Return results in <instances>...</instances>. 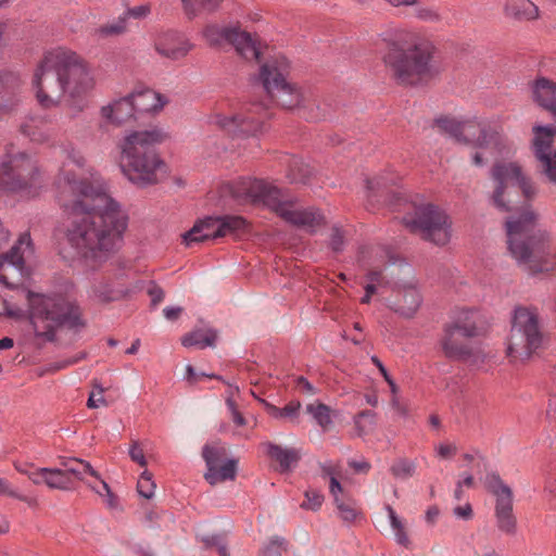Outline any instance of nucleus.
<instances>
[{
  "label": "nucleus",
  "instance_id": "nucleus-1",
  "mask_svg": "<svg viewBox=\"0 0 556 556\" xmlns=\"http://www.w3.org/2000/svg\"><path fill=\"white\" fill-rule=\"evenodd\" d=\"M64 213V239L85 258L106 257L122 244L128 229L127 212L102 185L87 181L70 185Z\"/></svg>",
  "mask_w": 556,
  "mask_h": 556
},
{
  "label": "nucleus",
  "instance_id": "nucleus-2",
  "mask_svg": "<svg viewBox=\"0 0 556 556\" xmlns=\"http://www.w3.org/2000/svg\"><path fill=\"white\" fill-rule=\"evenodd\" d=\"M494 184L493 202L505 212L519 211L506 222L507 244L517 264L531 273L548 271L556 268V247L546 232L530 235L536 222L531 205H517V193L521 189L527 199L535 194L531 181L522 174L517 163L495 165L492 172Z\"/></svg>",
  "mask_w": 556,
  "mask_h": 556
},
{
  "label": "nucleus",
  "instance_id": "nucleus-3",
  "mask_svg": "<svg viewBox=\"0 0 556 556\" xmlns=\"http://www.w3.org/2000/svg\"><path fill=\"white\" fill-rule=\"evenodd\" d=\"M94 87L90 66L75 51L56 47L43 53L37 73V102L42 108L59 105L64 96L73 102L83 100Z\"/></svg>",
  "mask_w": 556,
  "mask_h": 556
},
{
  "label": "nucleus",
  "instance_id": "nucleus-4",
  "mask_svg": "<svg viewBox=\"0 0 556 556\" xmlns=\"http://www.w3.org/2000/svg\"><path fill=\"white\" fill-rule=\"evenodd\" d=\"M160 128L134 130L119 142V166L126 178L146 187L159 184L167 175V165L154 146L165 139Z\"/></svg>",
  "mask_w": 556,
  "mask_h": 556
},
{
  "label": "nucleus",
  "instance_id": "nucleus-5",
  "mask_svg": "<svg viewBox=\"0 0 556 556\" xmlns=\"http://www.w3.org/2000/svg\"><path fill=\"white\" fill-rule=\"evenodd\" d=\"M434 50L426 37L413 31H399L388 43L384 65L399 85L414 86L428 77Z\"/></svg>",
  "mask_w": 556,
  "mask_h": 556
},
{
  "label": "nucleus",
  "instance_id": "nucleus-6",
  "mask_svg": "<svg viewBox=\"0 0 556 556\" xmlns=\"http://www.w3.org/2000/svg\"><path fill=\"white\" fill-rule=\"evenodd\" d=\"M87 326L79 304L61 294H37V348L70 343Z\"/></svg>",
  "mask_w": 556,
  "mask_h": 556
},
{
  "label": "nucleus",
  "instance_id": "nucleus-7",
  "mask_svg": "<svg viewBox=\"0 0 556 556\" xmlns=\"http://www.w3.org/2000/svg\"><path fill=\"white\" fill-rule=\"evenodd\" d=\"M463 143L477 149L472 161L481 166L503 153L507 147L504 119L501 116L472 117L464 121Z\"/></svg>",
  "mask_w": 556,
  "mask_h": 556
},
{
  "label": "nucleus",
  "instance_id": "nucleus-8",
  "mask_svg": "<svg viewBox=\"0 0 556 556\" xmlns=\"http://www.w3.org/2000/svg\"><path fill=\"white\" fill-rule=\"evenodd\" d=\"M35 254L31 230L18 233L11 249L0 254V285L22 288L28 295L35 292V270L30 260Z\"/></svg>",
  "mask_w": 556,
  "mask_h": 556
},
{
  "label": "nucleus",
  "instance_id": "nucleus-9",
  "mask_svg": "<svg viewBox=\"0 0 556 556\" xmlns=\"http://www.w3.org/2000/svg\"><path fill=\"white\" fill-rule=\"evenodd\" d=\"M260 77L267 94L288 110H303L311 118H319L317 100L313 93L288 81L274 65L262 66Z\"/></svg>",
  "mask_w": 556,
  "mask_h": 556
},
{
  "label": "nucleus",
  "instance_id": "nucleus-10",
  "mask_svg": "<svg viewBox=\"0 0 556 556\" xmlns=\"http://www.w3.org/2000/svg\"><path fill=\"white\" fill-rule=\"evenodd\" d=\"M542 344L538 316L526 307L515 309L506 355L511 363L529 359Z\"/></svg>",
  "mask_w": 556,
  "mask_h": 556
},
{
  "label": "nucleus",
  "instance_id": "nucleus-11",
  "mask_svg": "<svg viewBox=\"0 0 556 556\" xmlns=\"http://www.w3.org/2000/svg\"><path fill=\"white\" fill-rule=\"evenodd\" d=\"M405 226L425 241L443 247L453 235L452 220L446 212L433 204L417 207L404 218Z\"/></svg>",
  "mask_w": 556,
  "mask_h": 556
},
{
  "label": "nucleus",
  "instance_id": "nucleus-12",
  "mask_svg": "<svg viewBox=\"0 0 556 556\" xmlns=\"http://www.w3.org/2000/svg\"><path fill=\"white\" fill-rule=\"evenodd\" d=\"M224 190L240 203H263L270 210L280 195L275 186L254 177L235 179L226 184Z\"/></svg>",
  "mask_w": 556,
  "mask_h": 556
},
{
  "label": "nucleus",
  "instance_id": "nucleus-13",
  "mask_svg": "<svg viewBox=\"0 0 556 556\" xmlns=\"http://www.w3.org/2000/svg\"><path fill=\"white\" fill-rule=\"evenodd\" d=\"M245 220L240 216H226L206 218L195 224L189 231L184 233V241L187 245L200 243L224 237L231 231L244 228Z\"/></svg>",
  "mask_w": 556,
  "mask_h": 556
},
{
  "label": "nucleus",
  "instance_id": "nucleus-14",
  "mask_svg": "<svg viewBox=\"0 0 556 556\" xmlns=\"http://www.w3.org/2000/svg\"><path fill=\"white\" fill-rule=\"evenodd\" d=\"M271 211L285 222L309 231H315L326 223L324 215L318 208L302 206L293 200H281L279 195Z\"/></svg>",
  "mask_w": 556,
  "mask_h": 556
},
{
  "label": "nucleus",
  "instance_id": "nucleus-15",
  "mask_svg": "<svg viewBox=\"0 0 556 556\" xmlns=\"http://www.w3.org/2000/svg\"><path fill=\"white\" fill-rule=\"evenodd\" d=\"M35 163L26 153H17L0 163V185L10 189L21 188L33 179Z\"/></svg>",
  "mask_w": 556,
  "mask_h": 556
},
{
  "label": "nucleus",
  "instance_id": "nucleus-16",
  "mask_svg": "<svg viewBox=\"0 0 556 556\" xmlns=\"http://www.w3.org/2000/svg\"><path fill=\"white\" fill-rule=\"evenodd\" d=\"M446 326L463 336L465 340L480 338L489 328L485 316L472 307H456Z\"/></svg>",
  "mask_w": 556,
  "mask_h": 556
},
{
  "label": "nucleus",
  "instance_id": "nucleus-17",
  "mask_svg": "<svg viewBox=\"0 0 556 556\" xmlns=\"http://www.w3.org/2000/svg\"><path fill=\"white\" fill-rule=\"evenodd\" d=\"M14 292L10 299L0 298V317L15 323H34L35 292L28 295L22 288H9Z\"/></svg>",
  "mask_w": 556,
  "mask_h": 556
},
{
  "label": "nucleus",
  "instance_id": "nucleus-18",
  "mask_svg": "<svg viewBox=\"0 0 556 556\" xmlns=\"http://www.w3.org/2000/svg\"><path fill=\"white\" fill-rule=\"evenodd\" d=\"M225 454L224 450L206 446L203 450V457L207 465L205 479L212 484H217L226 480H232L236 477V462L227 460L219 465L220 457Z\"/></svg>",
  "mask_w": 556,
  "mask_h": 556
},
{
  "label": "nucleus",
  "instance_id": "nucleus-19",
  "mask_svg": "<svg viewBox=\"0 0 556 556\" xmlns=\"http://www.w3.org/2000/svg\"><path fill=\"white\" fill-rule=\"evenodd\" d=\"M463 336L445 325L440 339V349L445 357L454 361L467 359L473 355V349Z\"/></svg>",
  "mask_w": 556,
  "mask_h": 556
},
{
  "label": "nucleus",
  "instance_id": "nucleus-20",
  "mask_svg": "<svg viewBox=\"0 0 556 556\" xmlns=\"http://www.w3.org/2000/svg\"><path fill=\"white\" fill-rule=\"evenodd\" d=\"M420 304V293L413 286L397 288L394 296L389 301L390 307L404 317L414 316Z\"/></svg>",
  "mask_w": 556,
  "mask_h": 556
},
{
  "label": "nucleus",
  "instance_id": "nucleus-21",
  "mask_svg": "<svg viewBox=\"0 0 556 556\" xmlns=\"http://www.w3.org/2000/svg\"><path fill=\"white\" fill-rule=\"evenodd\" d=\"M222 35L231 42L238 53L247 60H260L261 52L251 34L233 28L223 30Z\"/></svg>",
  "mask_w": 556,
  "mask_h": 556
},
{
  "label": "nucleus",
  "instance_id": "nucleus-22",
  "mask_svg": "<svg viewBox=\"0 0 556 556\" xmlns=\"http://www.w3.org/2000/svg\"><path fill=\"white\" fill-rule=\"evenodd\" d=\"M101 112L105 118L115 124L126 123L138 114L131 94L103 106Z\"/></svg>",
  "mask_w": 556,
  "mask_h": 556
},
{
  "label": "nucleus",
  "instance_id": "nucleus-23",
  "mask_svg": "<svg viewBox=\"0 0 556 556\" xmlns=\"http://www.w3.org/2000/svg\"><path fill=\"white\" fill-rule=\"evenodd\" d=\"M155 47L161 55L173 60L184 58L191 49L185 38L175 34L162 35Z\"/></svg>",
  "mask_w": 556,
  "mask_h": 556
},
{
  "label": "nucleus",
  "instance_id": "nucleus-24",
  "mask_svg": "<svg viewBox=\"0 0 556 556\" xmlns=\"http://www.w3.org/2000/svg\"><path fill=\"white\" fill-rule=\"evenodd\" d=\"M532 148L535 157L539 160L549 154L556 136V126L538 124L532 127Z\"/></svg>",
  "mask_w": 556,
  "mask_h": 556
},
{
  "label": "nucleus",
  "instance_id": "nucleus-25",
  "mask_svg": "<svg viewBox=\"0 0 556 556\" xmlns=\"http://www.w3.org/2000/svg\"><path fill=\"white\" fill-rule=\"evenodd\" d=\"M505 14L515 21L531 22L540 17V10L530 0H511L505 7Z\"/></svg>",
  "mask_w": 556,
  "mask_h": 556
},
{
  "label": "nucleus",
  "instance_id": "nucleus-26",
  "mask_svg": "<svg viewBox=\"0 0 556 556\" xmlns=\"http://www.w3.org/2000/svg\"><path fill=\"white\" fill-rule=\"evenodd\" d=\"M488 488L495 496V511L513 510L511 489L497 475L489 477Z\"/></svg>",
  "mask_w": 556,
  "mask_h": 556
},
{
  "label": "nucleus",
  "instance_id": "nucleus-27",
  "mask_svg": "<svg viewBox=\"0 0 556 556\" xmlns=\"http://www.w3.org/2000/svg\"><path fill=\"white\" fill-rule=\"evenodd\" d=\"M138 114L161 110L165 103L162 96L151 89L130 93Z\"/></svg>",
  "mask_w": 556,
  "mask_h": 556
},
{
  "label": "nucleus",
  "instance_id": "nucleus-28",
  "mask_svg": "<svg viewBox=\"0 0 556 556\" xmlns=\"http://www.w3.org/2000/svg\"><path fill=\"white\" fill-rule=\"evenodd\" d=\"M37 482L46 484L53 490L67 491L73 488V479L62 469L41 468L38 472Z\"/></svg>",
  "mask_w": 556,
  "mask_h": 556
},
{
  "label": "nucleus",
  "instance_id": "nucleus-29",
  "mask_svg": "<svg viewBox=\"0 0 556 556\" xmlns=\"http://www.w3.org/2000/svg\"><path fill=\"white\" fill-rule=\"evenodd\" d=\"M533 92L535 101L556 116V83L539 79Z\"/></svg>",
  "mask_w": 556,
  "mask_h": 556
},
{
  "label": "nucleus",
  "instance_id": "nucleus-30",
  "mask_svg": "<svg viewBox=\"0 0 556 556\" xmlns=\"http://www.w3.org/2000/svg\"><path fill=\"white\" fill-rule=\"evenodd\" d=\"M258 402L264 406L267 414L276 420L288 419L295 421L298 420L302 408L300 401H290L281 408L273 405L264 399H258Z\"/></svg>",
  "mask_w": 556,
  "mask_h": 556
},
{
  "label": "nucleus",
  "instance_id": "nucleus-31",
  "mask_svg": "<svg viewBox=\"0 0 556 556\" xmlns=\"http://www.w3.org/2000/svg\"><path fill=\"white\" fill-rule=\"evenodd\" d=\"M217 336V331L211 328L195 329L181 338V344L185 348H213Z\"/></svg>",
  "mask_w": 556,
  "mask_h": 556
},
{
  "label": "nucleus",
  "instance_id": "nucleus-32",
  "mask_svg": "<svg viewBox=\"0 0 556 556\" xmlns=\"http://www.w3.org/2000/svg\"><path fill=\"white\" fill-rule=\"evenodd\" d=\"M64 468L62 469L64 472H67L74 480H84V475L89 473L94 478H99L98 472L92 468V466L83 459L79 458H70L63 463Z\"/></svg>",
  "mask_w": 556,
  "mask_h": 556
},
{
  "label": "nucleus",
  "instance_id": "nucleus-33",
  "mask_svg": "<svg viewBox=\"0 0 556 556\" xmlns=\"http://www.w3.org/2000/svg\"><path fill=\"white\" fill-rule=\"evenodd\" d=\"M313 174V168L302 159H290L288 176L291 179V181L306 184L311 179Z\"/></svg>",
  "mask_w": 556,
  "mask_h": 556
},
{
  "label": "nucleus",
  "instance_id": "nucleus-34",
  "mask_svg": "<svg viewBox=\"0 0 556 556\" xmlns=\"http://www.w3.org/2000/svg\"><path fill=\"white\" fill-rule=\"evenodd\" d=\"M432 126L437 128L439 132L448 135L463 143L462 127L464 126V122H457L454 118L441 116L433 121Z\"/></svg>",
  "mask_w": 556,
  "mask_h": 556
},
{
  "label": "nucleus",
  "instance_id": "nucleus-35",
  "mask_svg": "<svg viewBox=\"0 0 556 556\" xmlns=\"http://www.w3.org/2000/svg\"><path fill=\"white\" fill-rule=\"evenodd\" d=\"M306 413L309 414L316 422L324 429L332 427L331 409L320 402H314L306 406Z\"/></svg>",
  "mask_w": 556,
  "mask_h": 556
},
{
  "label": "nucleus",
  "instance_id": "nucleus-36",
  "mask_svg": "<svg viewBox=\"0 0 556 556\" xmlns=\"http://www.w3.org/2000/svg\"><path fill=\"white\" fill-rule=\"evenodd\" d=\"M268 454L271 458L277 460L283 470H288L293 464L298 462V455L292 450H285L278 445H268Z\"/></svg>",
  "mask_w": 556,
  "mask_h": 556
},
{
  "label": "nucleus",
  "instance_id": "nucleus-37",
  "mask_svg": "<svg viewBox=\"0 0 556 556\" xmlns=\"http://www.w3.org/2000/svg\"><path fill=\"white\" fill-rule=\"evenodd\" d=\"M222 0H182L184 9L189 16H195L202 12H213Z\"/></svg>",
  "mask_w": 556,
  "mask_h": 556
},
{
  "label": "nucleus",
  "instance_id": "nucleus-38",
  "mask_svg": "<svg viewBox=\"0 0 556 556\" xmlns=\"http://www.w3.org/2000/svg\"><path fill=\"white\" fill-rule=\"evenodd\" d=\"M387 511L389 515L390 523L392 533L394 535L395 541L404 546H407L409 544V538L405 530V526L401 518L396 515L394 509L391 506H387Z\"/></svg>",
  "mask_w": 556,
  "mask_h": 556
},
{
  "label": "nucleus",
  "instance_id": "nucleus-39",
  "mask_svg": "<svg viewBox=\"0 0 556 556\" xmlns=\"http://www.w3.org/2000/svg\"><path fill=\"white\" fill-rule=\"evenodd\" d=\"M222 126L228 131V132H242L245 135H252L255 134L258 130V125L247 122L244 119L238 121L235 117L225 118L222 123Z\"/></svg>",
  "mask_w": 556,
  "mask_h": 556
},
{
  "label": "nucleus",
  "instance_id": "nucleus-40",
  "mask_svg": "<svg viewBox=\"0 0 556 556\" xmlns=\"http://www.w3.org/2000/svg\"><path fill=\"white\" fill-rule=\"evenodd\" d=\"M342 493L333 495L336 505L340 511V516L344 521L352 522L358 517V513L354 507V501L352 498L340 497Z\"/></svg>",
  "mask_w": 556,
  "mask_h": 556
},
{
  "label": "nucleus",
  "instance_id": "nucleus-41",
  "mask_svg": "<svg viewBox=\"0 0 556 556\" xmlns=\"http://www.w3.org/2000/svg\"><path fill=\"white\" fill-rule=\"evenodd\" d=\"M496 526L500 531L513 535L516 533L517 520L513 510L495 511Z\"/></svg>",
  "mask_w": 556,
  "mask_h": 556
},
{
  "label": "nucleus",
  "instance_id": "nucleus-42",
  "mask_svg": "<svg viewBox=\"0 0 556 556\" xmlns=\"http://www.w3.org/2000/svg\"><path fill=\"white\" fill-rule=\"evenodd\" d=\"M156 485L152 479V475L144 470L137 483V491L140 496L150 500L154 496Z\"/></svg>",
  "mask_w": 556,
  "mask_h": 556
},
{
  "label": "nucleus",
  "instance_id": "nucleus-43",
  "mask_svg": "<svg viewBox=\"0 0 556 556\" xmlns=\"http://www.w3.org/2000/svg\"><path fill=\"white\" fill-rule=\"evenodd\" d=\"M547 179L556 185V152L539 159Z\"/></svg>",
  "mask_w": 556,
  "mask_h": 556
},
{
  "label": "nucleus",
  "instance_id": "nucleus-44",
  "mask_svg": "<svg viewBox=\"0 0 556 556\" xmlns=\"http://www.w3.org/2000/svg\"><path fill=\"white\" fill-rule=\"evenodd\" d=\"M391 471L396 478H407L414 473L415 464L407 459H400L391 467Z\"/></svg>",
  "mask_w": 556,
  "mask_h": 556
},
{
  "label": "nucleus",
  "instance_id": "nucleus-45",
  "mask_svg": "<svg viewBox=\"0 0 556 556\" xmlns=\"http://www.w3.org/2000/svg\"><path fill=\"white\" fill-rule=\"evenodd\" d=\"M321 468H323L324 475L330 478V488H329L330 493L332 495H336L337 493H342V491H343L342 486L337 479V475H338L337 466L327 464V465H324Z\"/></svg>",
  "mask_w": 556,
  "mask_h": 556
},
{
  "label": "nucleus",
  "instance_id": "nucleus-46",
  "mask_svg": "<svg viewBox=\"0 0 556 556\" xmlns=\"http://www.w3.org/2000/svg\"><path fill=\"white\" fill-rule=\"evenodd\" d=\"M126 29L125 23L123 20L109 23L97 28L96 33L101 37H108L113 35H118L124 33Z\"/></svg>",
  "mask_w": 556,
  "mask_h": 556
},
{
  "label": "nucleus",
  "instance_id": "nucleus-47",
  "mask_svg": "<svg viewBox=\"0 0 556 556\" xmlns=\"http://www.w3.org/2000/svg\"><path fill=\"white\" fill-rule=\"evenodd\" d=\"M93 388L94 389L90 393L89 399H88V403H87L88 407L89 408H98L101 406H106V401L103 396L104 389L102 388V386L99 384L98 382H94Z\"/></svg>",
  "mask_w": 556,
  "mask_h": 556
},
{
  "label": "nucleus",
  "instance_id": "nucleus-48",
  "mask_svg": "<svg viewBox=\"0 0 556 556\" xmlns=\"http://www.w3.org/2000/svg\"><path fill=\"white\" fill-rule=\"evenodd\" d=\"M305 497L306 501L302 504V507L311 510L319 509L324 502V496L315 490H307L305 492Z\"/></svg>",
  "mask_w": 556,
  "mask_h": 556
},
{
  "label": "nucleus",
  "instance_id": "nucleus-49",
  "mask_svg": "<svg viewBox=\"0 0 556 556\" xmlns=\"http://www.w3.org/2000/svg\"><path fill=\"white\" fill-rule=\"evenodd\" d=\"M435 453L441 459H450L454 455H456L458 448L455 443L452 442H441L435 447Z\"/></svg>",
  "mask_w": 556,
  "mask_h": 556
},
{
  "label": "nucleus",
  "instance_id": "nucleus-50",
  "mask_svg": "<svg viewBox=\"0 0 556 556\" xmlns=\"http://www.w3.org/2000/svg\"><path fill=\"white\" fill-rule=\"evenodd\" d=\"M226 403L231 412L233 421L240 427L245 426L247 421H245L244 417L242 416V414L238 410V408L235 404V401L231 399V395L227 396Z\"/></svg>",
  "mask_w": 556,
  "mask_h": 556
},
{
  "label": "nucleus",
  "instance_id": "nucleus-51",
  "mask_svg": "<svg viewBox=\"0 0 556 556\" xmlns=\"http://www.w3.org/2000/svg\"><path fill=\"white\" fill-rule=\"evenodd\" d=\"M453 514L456 518L469 520L473 516V510H472L471 505L469 503H466L462 506H456L453 509Z\"/></svg>",
  "mask_w": 556,
  "mask_h": 556
},
{
  "label": "nucleus",
  "instance_id": "nucleus-52",
  "mask_svg": "<svg viewBox=\"0 0 556 556\" xmlns=\"http://www.w3.org/2000/svg\"><path fill=\"white\" fill-rule=\"evenodd\" d=\"M130 457L134 462L138 463L141 467L147 466V460L142 448L138 443H134L129 450Z\"/></svg>",
  "mask_w": 556,
  "mask_h": 556
},
{
  "label": "nucleus",
  "instance_id": "nucleus-53",
  "mask_svg": "<svg viewBox=\"0 0 556 556\" xmlns=\"http://www.w3.org/2000/svg\"><path fill=\"white\" fill-rule=\"evenodd\" d=\"M343 236L339 230H333L330 238V247L334 252H339L343 248Z\"/></svg>",
  "mask_w": 556,
  "mask_h": 556
},
{
  "label": "nucleus",
  "instance_id": "nucleus-54",
  "mask_svg": "<svg viewBox=\"0 0 556 556\" xmlns=\"http://www.w3.org/2000/svg\"><path fill=\"white\" fill-rule=\"evenodd\" d=\"M390 404L397 415L403 417H406L408 415L407 406L401 403L399 396H392Z\"/></svg>",
  "mask_w": 556,
  "mask_h": 556
},
{
  "label": "nucleus",
  "instance_id": "nucleus-55",
  "mask_svg": "<svg viewBox=\"0 0 556 556\" xmlns=\"http://www.w3.org/2000/svg\"><path fill=\"white\" fill-rule=\"evenodd\" d=\"M380 275L379 270H370L367 275L368 283L365 287L366 293L372 295L377 291L375 281Z\"/></svg>",
  "mask_w": 556,
  "mask_h": 556
},
{
  "label": "nucleus",
  "instance_id": "nucleus-56",
  "mask_svg": "<svg viewBox=\"0 0 556 556\" xmlns=\"http://www.w3.org/2000/svg\"><path fill=\"white\" fill-rule=\"evenodd\" d=\"M182 313L181 306H168L164 309V316L167 320H177Z\"/></svg>",
  "mask_w": 556,
  "mask_h": 556
},
{
  "label": "nucleus",
  "instance_id": "nucleus-57",
  "mask_svg": "<svg viewBox=\"0 0 556 556\" xmlns=\"http://www.w3.org/2000/svg\"><path fill=\"white\" fill-rule=\"evenodd\" d=\"M365 417H366V414L362 413L354 420V425H355V429H356V434L357 435H364L367 432V430H368V427L365 424Z\"/></svg>",
  "mask_w": 556,
  "mask_h": 556
},
{
  "label": "nucleus",
  "instance_id": "nucleus-58",
  "mask_svg": "<svg viewBox=\"0 0 556 556\" xmlns=\"http://www.w3.org/2000/svg\"><path fill=\"white\" fill-rule=\"evenodd\" d=\"M350 466L358 473H365L370 469V464L366 460H352Z\"/></svg>",
  "mask_w": 556,
  "mask_h": 556
},
{
  "label": "nucleus",
  "instance_id": "nucleus-59",
  "mask_svg": "<svg viewBox=\"0 0 556 556\" xmlns=\"http://www.w3.org/2000/svg\"><path fill=\"white\" fill-rule=\"evenodd\" d=\"M298 387L307 394H315V388L304 377H299L296 380Z\"/></svg>",
  "mask_w": 556,
  "mask_h": 556
},
{
  "label": "nucleus",
  "instance_id": "nucleus-60",
  "mask_svg": "<svg viewBox=\"0 0 556 556\" xmlns=\"http://www.w3.org/2000/svg\"><path fill=\"white\" fill-rule=\"evenodd\" d=\"M370 359L377 366L386 381H388V379H391V376L389 375L387 368L377 356H371Z\"/></svg>",
  "mask_w": 556,
  "mask_h": 556
},
{
  "label": "nucleus",
  "instance_id": "nucleus-61",
  "mask_svg": "<svg viewBox=\"0 0 556 556\" xmlns=\"http://www.w3.org/2000/svg\"><path fill=\"white\" fill-rule=\"evenodd\" d=\"M9 240H10V231L0 222V250L8 243Z\"/></svg>",
  "mask_w": 556,
  "mask_h": 556
},
{
  "label": "nucleus",
  "instance_id": "nucleus-62",
  "mask_svg": "<svg viewBox=\"0 0 556 556\" xmlns=\"http://www.w3.org/2000/svg\"><path fill=\"white\" fill-rule=\"evenodd\" d=\"M380 275L377 277L376 281H375V285L377 287H384L390 283V281L388 280V277H393V271H390L389 274H383L382 271H379Z\"/></svg>",
  "mask_w": 556,
  "mask_h": 556
},
{
  "label": "nucleus",
  "instance_id": "nucleus-63",
  "mask_svg": "<svg viewBox=\"0 0 556 556\" xmlns=\"http://www.w3.org/2000/svg\"><path fill=\"white\" fill-rule=\"evenodd\" d=\"M439 514H440V510L438 507H435V506L430 507L426 513L427 521L430 523H433L435 521V519L438 518Z\"/></svg>",
  "mask_w": 556,
  "mask_h": 556
},
{
  "label": "nucleus",
  "instance_id": "nucleus-64",
  "mask_svg": "<svg viewBox=\"0 0 556 556\" xmlns=\"http://www.w3.org/2000/svg\"><path fill=\"white\" fill-rule=\"evenodd\" d=\"M15 467H16V469H17L20 472H22V473H24V475L28 476L29 478L31 477V475H33V466H31V465L17 463V464L15 465Z\"/></svg>",
  "mask_w": 556,
  "mask_h": 556
}]
</instances>
